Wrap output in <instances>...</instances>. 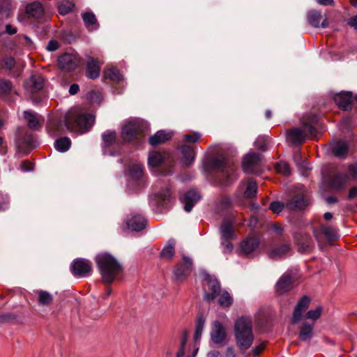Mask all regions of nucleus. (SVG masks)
Wrapping results in <instances>:
<instances>
[{
  "mask_svg": "<svg viewBox=\"0 0 357 357\" xmlns=\"http://www.w3.org/2000/svg\"><path fill=\"white\" fill-rule=\"evenodd\" d=\"M220 231L221 234V238L225 239H235L236 238V235L234 230V222L228 220H225L220 227Z\"/></svg>",
  "mask_w": 357,
  "mask_h": 357,
  "instance_id": "obj_25",
  "label": "nucleus"
},
{
  "mask_svg": "<svg viewBox=\"0 0 357 357\" xmlns=\"http://www.w3.org/2000/svg\"><path fill=\"white\" fill-rule=\"evenodd\" d=\"M290 248L288 244H282L273 248L268 253L269 257L273 259H278L284 257L289 251Z\"/></svg>",
  "mask_w": 357,
  "mask_h": 357,
  "instance_id": "obj_34",
  "label": "nucleus"
},
{
  "mask_svg": "<svg viewBox=\"0 0 357 357\" xmlns=\"http://www.w3.org/2000/svg\"><path fill=\"white\" fill-rule=\"evenodd\" d=\"M247 348L250 347L254 340V337L252 333L251 327L249 326L248 323L247 322Z\"/></svg>",
  "mask_w": 357,
  "mask_h": 357,
  "instance_id": "obj_57",
  "label": "nucleus"
},
{
  "mask_svg": "<svg viewBox=\"0 0 357 357\" xmlns=\"http://www.w3.org/2000/svg\"><path fill=\"white\" fill-rule=\"evenodd\" d=\"M100 68L98 63L92 58H90L86 65V76L91 79L99 77Z\"/></svg>",
  "mask_w": 357,
  "mask_h": 357,
  "instance_id": "obj_29",
  "label": "nucleus"
},
{
  "mask_svg": "<svg viewBox=\"0 0 357 357\" xmlns=\"http://www.w3.org/2000/svg\"><path fill=\"white\" fill-rule=\"evenodd\" d=\"M148 129L149 125L146 121L139 119L131 120L122 127L121 136L126 142L140 139Z\"/></svg>",
  "mask_w": 357,
  "mask_h": 357,
  "instance_id": "obj_4",
  "label": "nucleus"
},
{
  "mask_svg": "<svg viewBox=\"0 0 357 357\" xmlns=\"http://www.w3.org/2000/svg\"><path fill=\"white\" fill-rule=\"evenodd\" d=\"M17 31V29L16 27H14L10 24H7L6 26V30L4 33H8L9 35H13L15 34Z\"/></svg>",
  "mask_w": 357,
  "mask_h": 357,
  "instance_id": "obj_61",
  "label": "nucleus"
},
{
  "mask_svg": "<svg viewBox=\"0 0 357 357\" xmlns=\"http://www.w3.org/2000/svg\"><path fill=\"white\" fill-rule=\"evenodd\" d=\"M247 206H249L250 209L254 211V213H256V211L259 208V204L252 200L250 201L249 202H247Z\"/></svg>",
  "mask_w": 357,
  "mask_h": 357,
  "instance_id": "obj_62",
  "label": "nucleus"
},
{
  "mask_svg": "<svg viewBox=\"0 0 357 357\" xmlns=\"http://www.w3.org/2000/svg\"><path fill=\"white\" fill-rule=\"evenodd\" d=\"M348 24L353 27L354 29H357V15L351 17L349 19Z\"/></svg>",
  "mask_w": 357,
  "mask_h": 357,
  "instance_id": "obj_64",
  "label": "nucleus"
},
{
  "mask_svg": "<svg viewBox=\"0 0 357 357\" xmlns=\"http://www.w3.org/2000/svg\"><path fill=\"white\" fill-rule=\"evenodd\" d=\"M44 86V79L39 74H35L30 77L24 84L26 91L30 93H35L41 90Z\"/></svg>",
  "mask_w": 357,
  "mask_h": 357,
  "instance_id": "obj_16",
  "label": "nucleus"
},
{
  "mask_svg": "<svg viewBox=\"0 0 357 357\" xmlns=\"http://www.w3.org/2000/svg\"><path fill=\"white\" fill-rule=\"evenodd\" d=\"M264 344L261 343L259 345L255 347L252 349L251 352L254 357H258L259 355L261 354V352L264 350Z\"/></svg>",
  "mask_w": 357,
  "mask_h": 357,
  "instance_id": "obj_58",
  "label": "nucleus"
},
{
  "mask_svg": "<svg viewBox=\"0 0 357 357\" xmlns=\"http://www.w3.org/2000/svg\"><path fill=\"white\" fill-rule=\"evenodd\" d=\"M95 121V116L77 109L69 111L63 121H51L47 129L50 135L54 136L63 133L66 130L70 132H88Z\"/></svg>",
  "mask_w": 357,
  "mask_h": 357,
  "instance_id": "obj_1",
  "label": "nucleus"
},
{
  "mask_svg": "<svg viewBox=\"0 0 357 357\" xmlns=\"http://www.w3.org/2000/svg\"><path fill=\"white\" fill-rule=\"evenodd\" d=\"M276 170L278 173L284 176H288L290 174V167L288 163L284 161H280L277 163L275 166Z\"/></svg>",
  "mask_w": 357,
  "mask_h": 357,
  "instance_id": "obj_49",
  "label": "nucleus"
},
{
  "mask_svg": "<svg viewBox=\"0 0 357 357\" xmlns=\"http://www.w3.org/2000/svg\"><path fill=\"white\" fill-rule=\"evenodd\" d=\"M231 204V201L229 198L228 197H223L222 199H221V200L220 201V204L222 207L223 208H227L229 206H230V204Z\"/></svg>",
  "mask_w": 357,
  "mask_h": 357,
  "instance_id": "obj_63",
  "label": "nucleus"
},
{
  "mask_svg": "<svg viewBox=\"0 0 357 357\" xmlns=\"http://www.w3.org/2000/svg\"><path fill=\"white\" fill-rule=\"evenodd\" d=\"M260 236L258 233L253 231L247 237V255L255 251L259 245Z\"/></svg>",
  "mask_w": 357,
  "mask_h": 357,
  "instance_id": "obj_32",
  "label": "nucleus"
},
{
  "mask_svg": "<svg viewBox=\"0 0 357 357\" xmlns=\"http://www.w3.org/2000/svg\"><path fill=\"white\" fill-rule=\"evenodd\" d=\"M174 255V242L169 241L161 252V256L164 258L171 259Z\"/></svg>",
  "mask_w": 357,
  "mask_h": 357,
  "instance_id": "obj_46",
  "label": "nucleus"
},
{
  "mask_svg": "<svg viewBox=\"0 0 357 357\" xmlns=\"http://www.w3.org/2000/svg\"><path fill=\"white\" fill-rule=\"evenodd\" d=\"M82 19L85 26L89 31H96L98 29L99 25L94 13L92 12L84 13L82 14Z\"/></svg>",
  "mask_w": 357,
  "mask_h": 357,
  "instance_id": "obj_28",
  "label": "nucleus"
},
{
  "mask_svg": "<svg viewBox=\"0 0 357 357\" xmlns=\"http://www.w3.org/2000/svg\"><path fill=\"white\" fill-rule=\"evenodd\" d=\"M294 277L289 272H285L278 280L275 289L278 294L282 295L289 291L293 287Z\"/></svg>",
  "mask_w": 357,
  "mask_h": 357,
  "instance_id": "obj_13",
  "label": "nucleus"
},
{
  "mask_svg": "<svg viewBox=\"0 0 357 357\" xmlns=\"http://www.w3.org/2000/svg\"><path fill=\"white\" fill-rule=\"evenodd\" d=\"M231 239L221 238V245L223 246V252L229 253L233 250V245L230 243Z\"/></svg>",
  "mask_w": 357,
  "mask_h": 357,
  "instance_id": "obj_55",
  "label": "nucleus"
},
{
  "mask_svg": "<svg viewBox=\"0 0 357 357\" xmlns=\"http://www.w3.org/2000/svg\"><path fill=\"white\" fill-rule=\"evenodd\" d=\"M309 303L310 299L306 296H303L301 299L298 301V303L295 306L293 313V324H296L298 321H300L302 319L303 314L305 312V310L307 308Z\"/></svg>",
  "mask_w": 357,
  "mask_h": 357,
  "instance_id": "obj_19",
  "label": "nucleus"
},
{
  "mask_svg": "<svg viewBox=\"0 0 357 357\" xmlns=\"http://www.w3.org/2000/svg\"><path fill=\"white\" fill-rule=\"evenodd\" d=\"M192 268V259L183 256L182 262L178 264L174 270L175 278L178 281H183L190 274Z\"/></svg>",
  "mask_w": 357,
  "mask_h": 357,
  "instance_id": "obj_10",
  "label": "nucleus"
},
{
  "mask_svg": "<svg viewBox=\"0 0 357 357\" xmlns=\"http://www.w3.org/2000/svg\"><path fill=\"white\" fill-rule=\"evenodd\" d=\"M59 43L56 40H52L48 43L46 49L50 52H53L59 48Z\"/></svg>",
  "mask_w": 357,
  "mask_h": 357,
  "instance_id": "obj_59",
  "label": "nucleus"
},
{
  "mask_svg": "<svg viewBox=\"0 0 357 357\" xmlns=\"http://www.w3.org/2000/svg\"><path fill=\"white\" fill-rule=\"evenodd\" d=\"M73 4L68 1H63L58 6L59 12L61 15H65L72 11Z\"/></svg>",
  "mask_w": 357,
  "mask_h": 357,
  "instance_id": "obj_47",
  "label": "nucleus"
},
{
  "mask_svg": "<svg viewBox=\"0 0 357 357\" xmlns=\"http://www.w3.org/2000/svg\"><path fill=\"white\" fill-rule=\"evenodd\" d=\"M220 296L218 299V304L222 307H229L232 302L233 298L231 296L227 291H222L218 295Z\"/></svg>",
  "mask_w": 357,
  "mask_h": 357,
  "instance_id": "obj_42",
  "label": "nucleus"
},
{
  "mask_svg": "<svg viewBox=\"0 0 357 357\" xmlns=\"http://www.w3.org/2000/svg\"><path fill=\"white\" fill-rule=\"evenodd\" d=\"M96 262L102 280L106 283L112 282L122 271V266L119 262L112 255L107 252L97 255Z\"/></svg>",
  "mask_w": 357,
  "mask_h": 357,
  "instance_id": "obj_3",
  "label": "nucleus"
},
{
  "mask_svg": "<svg viewBox=\"0 0 357 357\" xmlns=\"http://www.w3.org/2000/svg\"><path fill=\"white\" fill-rule=\"evenodd\" d=\"M36 294L38 295V302L40 305L49 306L52 303L53 296L48 291L36 290Z\"/></svg>",
  "mask_w": 357,
  "mask_h": 357,
  "instance_id": "obj_36",
  "label": "nucleus"
},
{
  "mask_svg": "<svg viewBox=\"0 0 357 357\" xmlns=\"http://www.w3.org/2000/svg\"><path fill=\"white\" fill-rule=\"evenodd\" d=\"M172 135V131L159 130L154 135L150 137L149 143L152 146H157L170 139Z\"/></svg>",
  "mask_w": 357,
  "mask_h": 357,
  "instance_id": "obj_26",
  "label": "nucleus"
},
{
  "mask_svg": "<svg viewBox=\"0 0 357 357\" xmlns=\"http://www.w3.org/2000/svg\"><path fill=\"white\" fill-rule=\"evenodd\" d=\"M307 20L310 24L315 28L321 27L325 28L328 25L326 18L322 20V16L320 12L317 10H310L307 13Z\"/></svg>",
  "mask_w": 357,
  "mask_h": 357,
  "instance_id": "obj_20",
  "label": "nucleus"
},
{
  "mask_svg": "<svg viewBox=\"0 0 357 357\" xmlns=\"http://www.w3.org/2000/svg\"><path fill=\"white\" fill-rule=\"evenodd\" d=\"M348 149L349 146L347 142L340 141L333 146V152L337 157H344L347 155Z\"/></svg>",
  "mask_w": 357,
  "mask_h": 357,
  "instance_id": "obj_39",
  "label": "nucleus"
},
{
  "mask_svg": "<svg viewBox=\"0 0 357 357\" xmlns=\"http://www.w3.org/2000/svg\"><path fill=\"white\" fill-rule=\"evenodd\" d=\"M70 268L73 275L79 278L85 277L91 271V264L85 259H77L73 261Z\"/></svg>",
  "mask_w": 357,
  "mask_h": 357,
  "instance_id": "obj_11",
  "label": "nucleus"
},
{
  "mask_svg": "<svg viewBox=\"0 0 357 357\" xmlns=\"http://www.w3.org/2000/svg\"><path fill=\"white\" fill-rule=\"evenodd\" d=\"M245 201V185L242 184L240 185L235 193L233 202L236 204L244 205Z\"/></svg>",
  "mask_w": 357,
  "mask_h": 357,
  "instance_id": "obj_41",
  "label": "nucleus"
},
{
  "mask_svg": "<svg viewBox=\"0 0 357 357\" xmlns=\"http://www.w3.org/2000/svg\"><path fill=\"white\" fill-rule=\"evenodd\" d=\"M181 202L184 204V210L190 212L195 203L200 199V195L195 190H190L180 198Z\"/></svg>",
  "mask_w": 357,
  "mask_h": 357,
  "instance_id": "obj_17",
  "label": "nucleus"
},
{
  "mask_svg": "<svg viewBox=\"0 0 357 357\" xmlns=\"http://www.w3.org/2000/svg\"><path fill=\"white\" fill-rule=\"evenodd\" d=\"M205 319L203 317H199L196 321L195 331V341L198 342L200 340L202 332L204 328Z\"/></svg>",
  "mask_w": 357,
  "mask_h": 357,
  "instance_id": "obj_43",
  "label": "nucleus"
},
{
  "mask_svg": "<svg viewBox=\"0 0 357 357\" xmlns=\"http://www.w3.org/2000/svg\"><path fill=\"white\" fill-rule=\"evenodd\" d=\"M25 10L29 16L36 19H41L44 15L43 6L38 1L28 3Z\"/></svg>",
  "mask_w": 357,
  "mask_h": 357,
  "instance_id": "obj_23",
  "label": "nucleus"
},
{
  "mask_svg": "<svg viewBox=\"0 0 357 357\" xmlns=\"http://www.w3.org/2000/svg\"><path fill=\"white\" fill-rule=\"evenodd\" d=\"M295 195L289 200L286 206L290 210L297 211L302 210L307 205L306 197V189L302 184H298L294 188Z\"/></svg>",
  "mask_w": 357,
  "mask_h": 357,
  "instance_id": "obj_6",
  "label": "nucleus"
},
{
  "mask_svg": "<svg viewBox=\"0 0 357 357\" xmlns=\"http://www.w3.org/2000/svg\"><path fill=\"white\" fill-rule=\"evenodd\" d=\"M322 312V307L318 306L316 307L315 310H309L305 316V318L307 319H311L314 321H315L317 319H318Z\"/></svg>",
  "mask_w": 357,
  "mask_h": 357,
  "instance_id": "obj_48",
  "label": "nucleus"
},
{
  "mask_svg": "<svg viewBox=\"0 0 357 357\" xmlns=\"http://www.w3.org/2000/svg\"><path fill=\"white\" fill-rule=\"evenodd\" d=\"M298 251L301 252H310L314 247V243L310 236L307 234H301L296 238Z\"/></svg>",
  "mask_w": 357,
  "mask_h": 357,
  "instance_id": "obj_24",
  "label": "nucleus"
},
{
  "mask_svg": "<svg viewBox=\"0 0 357 357\" xmlns=\"http://www.w3.org/2000/svg\"><path fill=\"white\" fill-rule=\"evenodd\" d=\"M205 279L207 281L208 291L205 293L204 299L211 302L221 293L220 284L215 278L208 274H206Z\"/></svg>",
  "mask_w": 357,
  "mask_h": 357,
  "instance_id": "obj_12",
  "label": "nucleus"
},
{
  "mask_svg": "<svg viewBox=\"0 0 357 357\" xmlns=\"http://www.w3.org/2000/svg\"><path fill=\"white\" fill-rule=\"evenodd\" d=\"M269 208L273 213H280L283 210V208H284V204L280 202L275 201V202H271L270 204Z\"/></svg>",
  "mask_w": 357,
  "mask_h": 357,
  "instance_id": "obj_53",
  "label": "nucleus"
},
{
  "mask_svg": "<svg viewBox=\"0 0 357 357\" xmlns=\"http://www.w3.org/2000/svg\"><path fill=\"white\" fill-rule=\"evenodd\" d=\"M257 185L255 180L247 178V199H252L257 195Z\"/></svg>",
  "mask_w": 357,
  "mask_h": 357,
  "instance_id": "obj_45",
  "label": "nucleus"
},
{
  "mask_svg": "<svg viewBox=\"0 0 357 357\" xmlns=\"http://www.w3.org/2000/svg\"><path fill=\"white\" fill-rule=\"evenodd\" d=\"M202 135L197 132H195L192 134H186L183 135V140L189 143H195L197 142Z\"/></svg>",
  "mask_w": 357,
  "mask_h": 357,
  "instance_id": "obj_52",
  "label": "nucleus"
},
{
  "mask_svg": "<svg viewBox=\"0 0 357 357\" xmlns=\"http://www.w3.org/2000/svg\"><path fill=\"white\" fill-rule=\"evenodd\" d=\"M287 140L294 144H301L305 141L304 134L301 128H294L287 132Z\"/></svg>",
  "mask_w": 357,
  "mask_h": 357,
  "instance_id": "obj_31",
  "label": "nucleus"
},
{
  "mask_svg": "<svg viewBox=\"0 0 357 357\" xmlns=\"http://www.w3.org/2000/svg\"><path fill=\"white\" fill-rule=\"evenodd\" d=\"M211 341L216 344H222L227 337V333L225 327L219 321H214L211 324V331L210 333Z\"/></svg>",
  "mask_w": 357,
  "mask_h": 357,
  "instance_id": "obj_15",
  "label": "nucleus"
},
{
  "mask_svg": "<svg viewBox=\"0 0 357 357\" xmlns=\"http://www.w3.org/2000/svg\"><path fill=\"white\" fill-rule=\"evenodd\" d=\"M24 114L29 128L38 130L40 127V117L36 113L24 111Z\"/></svg>",
  "mask_w": 357,
  "mask_h": 357,
  "instance_id": "obj_30",
  "label": "nucleus"
},
{
  "mask_svg": "<svg viewBox=\"0 0 357 357\" xmlns=\"http://www.w3.org/2000/svg\"><path fill=\"white\" fill-rule=\"evenodd\" d=\"M154 198L158 206H165L170 202L172 199V194L170 189L166 188L154 194Z\"/></svg>",
  "mask_w": 357,
  "mask_h": 357,
  "instance_id": "obj_27",
  "label": "nucleus"
},
{
  "mask_svg": "<svg viewBox=\"0 0 357 357\" xmlns=\"http://www.w3.org/2000/svg\"><path fill=\"white\" fill-rule=\"evenodd\" d=\"M312 231L319 246L324 240L331 241L339 238L337 229L328 225H321L314 228Z\"/></svg>",
  "mask_w": 357,
  "mask_h": 357,
  "instance_id": "obj_7",
  "label": "nucleus"
},
{
  "mask_svg": "<svg viewBox=\"0 0 357 357\" xmlns=\"http://www.w3.org/2000/svg\"><path fill=\"white\" fill-rule=\"evenodd\" d=\"M255 146L261 151H266L267 149L266 140L265 137H258L254 142Z\"/></svg>",
  "mask_w": 357,
  "mask_h": 357,
  "instance_id": "obj_51",
  "label": "nucleus"
},
{
  "mask_svg": "<svg viewBox=\"0 0 357 357\" xmlns=\"http://www.w3.org/2000/svg\"><path fill=\"white\" fill-rule=\"evenodd\" d=\"M126 225L130 230L139 231L146 227V220L142 215H135L126 221Z\"/></svg>",
  "mask_w": 357,
  "mask_h": 357,
  "instance_id": "obj_22",
  "label": "nucleus"
},
{
  "mask_svg": "<svg viewBox=\"0 0 357 357\" xmlns=\"http://www.w3.org/2000/svg\"><path fill=\"white\" fill-rule=\"evenodd\" d=\"M164 161L163 155L157 151H152L149 153L148 164L151 167H159Z\"/></svg>",
  "mask_w": 357,
  "mask_h": 357,
  "instance_id": "obj_38",
  "label": "nucleus"
},
{
  "mask_svg": "<svg viewBox=\"0 0 357 357\" xmlns=\"http://www.w3.org/2000/svg\"><path fill=\"white\" fill-rule=\"evenodd\" d=\"M20 168L23 171V172H29V171H31L33 170V164L29 162H26V161H24L21 165H20Z\"/></svg>",
  "mask_w": 357,
  "mask_h": 357,
  "instance_id": "obj_60",
  "label": "nucleus"
},
{
  "mask_svg": "<svg viewBox=\"0 0 357 357\" xmlns=\"http://www.w3.org/2000/svg\"><path fill=\"white\" fill-rule=\"evenodd\" d=\"M350 181V177L346 174L336 173L331 176L329 183L332 188L335 190H341L345 188Z\"/></svg>",
  "mask_w": 357,
  "mask_h": 357,
  "instance_id": "obj_18",
  "label": "nucleus"
},
{
  "mask_svg": "<svg viewBox=\"0 0 357 357\" xmlns=\"http://www.w3.org/2000/svg\"><path fill=\"white\" fill-rule=\"evenodd\" d=\"M13 85L9 80L1 79L0 81V91L3 94H8L12 91Z\"/></svg>",
  "mask_w": 357,
  "mask_h": 357,
  "instance_id": "obj_50",
  "label": "nucleus"
},
{
  "mask_svg": "<svg viewBox=\"0 0 357 357\" xmlns=\"http://www.w3.org/2000/svg\"><path fill=\"white\" fill-rule=\"evenodd\" d=\"M104 77L110 79L114 82H120L123 79V76L116 68H109L104 72Z\"/></svg>",
  "mask_w": 357,
  "mask_h": 357,
  "instance_id": "obj_44",
  "label": "nucleus"
},
{
  "mask_svg": "<svg viewBox=\"0 0 357 357\" xmlns=\"http://www.w3.org/2000/svg\"><path fill=\"white\" fill-rule=\"evenodd\" d=\"M263 170L262 155L255 152L247 153V174L259 175Z\"/></svg>",
  "mask_w": 357,
  "mask_h": 357,
  "instance_id": "obj_9",
  "label": "nucleus"
},
{
  "mask_svg": "<svg viewBox=\"0 0 357 357\" xmlns=\"http://www.w3.org/2000/svg\"><path fill=\"white\" fill-rule=\"evenodd\" d=\"M181 151L184 164L185 165H191L195 160V155L193 149L188 145H183L181 147Z\"/></svg>",
  "mask_w": 357,
  "mask_h": 357,
  "instance_id": "obj_35",
  "label": "nucleus"
},
{
  "mask_svg": "<svg viewBox=\"0 0 357 357\" xmlns=\"http://www.w3.org/2000/svg\"><path fill=\"white\" fill-rule=\"evenodd\" d=\"M351 92H341L335 96L334 100L339 107L347 111L351 109Z\"/></svg>",
  "mask_w": 357,
  "mask_h": 357,
  "instance_id": "obj_21",
  "label": "nucleus"
},
{
  "mask_svg": "<svg viewBox=\"0 0 357 357\" xmlns=\"http://www.w3.org/2000/svg\"><path fill=\"white\" fill-rule=\"evenodd\" d=\"M78 63V58L73 54L65 53L58 58V65L64 71L69 72L75 70Z\"/></svg>",
  "mask_w": 357,
  "mask_h": 357,
  "instance_id": "obj_14",
  "label": "nucleus"
},
{
  "mask_svg": "<svg viewBox=\"0 0 357 357\" xmlns=\"http://www.w3.org/2000/svg\"><path fill=\"white\" fill-rule=\"evenodd\" d=\"M349 172L351 175V179H357V162L349 166Z\"/></svg>",
  "mask_w": 357,
  "mask_h": 357,
  "instance_id": "obj_56",
  "label": "nucleus"
},
{
  "mask_svg": "<svg viewBox=\"0 0 357 357\" xmlns=\"http://www.w3.org/2000/svg\"><path fill=\"white\" fill-rule=\"evenodd\" d=\"M71 146V140L68 137H63L57 139L54 142V147L56 151L64 153L67 151Z\"/></svg>",
  "mask_w": 357,
  "mask_h": 357,
  "instance_id": "obj_37",
  "label": "nucleus"
},
{
  "mask_svg": "<svg viewBox=\"0 0 357 357\" xmlns=\"http://www.w3.org/2000/svg\"><path fill=\"white\" fill-rule=\"evenodd\" d=\"M314 323L304 322L300 328L299 338L302 341L310 339L313 335Z\"/></svg>",
  "mask_w": 357,
  "mask_h": 357,
  "instance_id": "obj_33",
  "label": "nucleus"
},
{
  "mask_svg": "<svg viewBox=\"0 0 357 357\" xmlns=\"http://www.w3.org/2000/svg\"><path fill=\"white\" fill-rule=\"evenodd\" d=\"M128 175L134 180H137L143 176V167L139 164H134L128 169Z\"/></svg>",
  "mask_w": 357,
  "mask_h": 357,
  "instance_id": "obj_40",
  "label": "nucleus"
},
{
  "mask_svg": "<svg viewBox=\"0 0 357 357\" xmlns=\"http://www.w3.org/2000/svg\"><path fill=\"white\" fill-rule=\"evenodd\" d=\"M301 129L303 132L305 138L307 136H314L316 134V130L311 125L305 124L301 128Z\"/></svg>",
  "mask_w": 357,
  "mask_h": 357,
  "instance_id": "obj_54",
  "label": "nucleus"
},
{
  "mask_svg": "<svg viewBox=\"0 0 357 357\" xmlns=\"http://www.w3.org/2000/svg\"><path fill=\"white\" fill-rule=\"evenodd\" d=\"M204 166L207 171L212 174V178L216 185H228L237 178L236 169L228 163L223 155L211 158L205 162Z\"/></svg>",
  "mask_w": 357,
  "mask_h": 357,
  "instance_id": "obj_2",
  "label": "nucleus"
},
{
  "mask_svg": "<svg viewBox=\"0 0 357 357\" xmlns=\"http://www.w3.org/2000/svg\"><path fill=\"white\" fill-rule=\"evenodd\" d=\"M102 152L105 155L116 156L119 153L120 142L115 131H107L102 135Z\"/></svg>",
  "mask_w": 357,
  "mask_h": 357,
  "instance_id": "obj_5",
  "label": "nucleus"
},
{
  "mask_svg": "<svg viewBox=\"0 0 357 357\" xmlns=\"http://www.w3.org/2000/svg\"><path fill=\"white\" fill-rule=\"evenodd\" d=\"M234 337L242 353L245 351V317H238L234 326Z\"/></svg>",
  "mask_w": 357,
  "mask_h": 357,
  "instance_id": "obj_8",
  "label": "nucleus"
}]
</instances>
